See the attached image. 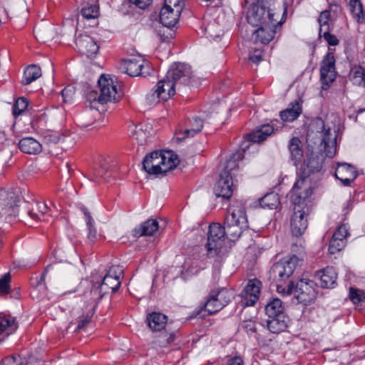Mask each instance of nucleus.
<instances>
[{
	"instance_id": "1",
	"label": "nucleus",
	"mask_w": 365,
	"mask_h": 365,
	"mask_svg": "<svg viewBox=\"0 0 365 365\" xmlns=\"http://www.w3.org/2000/svg\"><path fill=\"white\" fill-rule=\"evenodd\" d=\"M299 259L293 255L287 260H280L274 263L269 271V278L276 284L277 290L284 295L291 294L294 288V282L289 281L293 274Z\"/></svg>"
},
{
	"instance_id": "2",
	"label": "nucleus",
	"mask_w": 365,
	"mask_h": 365,
	"mask_svg": "<svg viewBox=\"0 0 365 365\" xmlns=\"http://www.w3.org/2000/svg\"><path fill=\"white\" fill-rule=\"evenodd\" d=\"M178 163L179 160L173 152L154 151L144 158L143 168L150 175H158L173 170Z\"/></svg>"
},
{
	"instance_id": "3",
	"label": "nucleus",
	"mask_w": 365,
	"mask_h": 365,
	"mask_svg": "<svg viewBox=\"0 0 365 365\" xmlns=\"http://www.w3.org/2000/svg\"><path fill=\"white\" fill-rule=\"evenodd\" d=\"M272 0H245L249 6L247 12V20L253 27H259L267 24L272 19H277V14L272 12L268 7Z\"/></svg>"
},
{
	"instance_id": "4",
	"label": "nucleus",
	"mask_w": 365,
	"mask_h": 365,
	"mask_svg": "<svg viewBox=\"0 0 365 365\" xmlns=\"http://www.w3.org/2000/svg\"><path fill=\"white\" fill-rule=\"evenodd\" d=\"M167 80L172 81L168 84L169 92L163 93V98H170L175 94V90L189 84L192 78L191 67L185 63H174L171 65L165 76Z\"/></svg>"
},
{
	"instance_id": "5",
	"label": "nucleus",
	"mask_w": 365,
	"mask_h": 365,
	"mask_svg": "<svg viewBox=\"0 0 365 365\" xmlns=\"http://www.w3.org/2000/svg\"><path fill=\"white\" fill-rule=\"evenodd\" d=\"M309 131L319 133L322 138V145L324 147L325 155L332 158L336 152L337 131H331L329 127L327 128L324 121L321 118L312 120L309 126Z\"/></svg>"
},
{
	"instance_id": "6",
	"label": "nucleus",
	"mask_w": 365,
	"mask_h": 365,
	"mask_svg": "<svg viewBox=\"0 0 365 365\" xmlns=\"http://www.w3.org/2000/svg\"><path fill=\"white\" fill-rule=\"evenodd\" d=\"M225 231L219 223H212L209 227L206 244L207 256L221 258L225 254Z\"/></svg>"
},
{
	"instance_id": "7",
	"label": "nucleus",
	"mask_w": 365,
	"mask_h": 365,
	"mask_svg": "<svg viewBox=\"0 0 365 365\" xmlns=\"http://www.w3.org/2000/svg\"><path fill=\"white\" fill-rule=\"evenodd\" d=\"M232 298V292L225 288H222L219 290H213L207 297L206 302L197 312V314H200L202 311L207 312L208 314H215L227 306Z\"/></svg>"
},
{
	"instance_id": "8",
	"label": "nucleus",
	"mask_w": 365,
	"mask_h": 365,
	"mask_svg": "<svg viewBox=\"0 0 365 365\" xmlns=\"http://www.w3.org/2000/svg\"><path fill=\"white\" fill-rule=\"evenodd\" d=\"M312 195V188L309 179L302 176L294 183L291 191V201L294 207L305 205L312 207L310 197Z\"/></svg>"
},
{
	"instance_id": "9",
	"label": "nucleus",
	"mask_w": 365,
	"mask_h": 365,
	"mask_svg": "<svg viewBox=\"0 0 365 365\" xmlns=\"http://www.w3.org/2000/svg\"><path fill=\"white\" fill-rule=\"evenodd\" d=\"M184 6L183 0H165L160 12V23L166 27L174 26Z\"/></svg>"
},
{
	"instance_id": "10",
	"label": "nucleus",
	"mask_w": 365,
	"mask_h": 365,
	"mask_svg": "<svg viewBox=\"0 0 365 365\" xmlns=\"http://www.w3.org/2000/svg\"><path fill=\"white\" fill-rule=\"evenodd\" d=\"M299 303L310 304L317 298L316 284L308 279H302L294 283L292 292Z\"/></svg>"
},
{
	"instance_id": "11",
	"label": "nucleus",
	"mask_w": 365,
	"mask_h": 365,
	"mask_svg": "<svg viewBox=\"0 0 365 365\" xmlns=\"http://www.w3.org/2000/svg\"><path fill=\"white\" fill-rule=\"evenodd\" d=\"M280 14H277V19H272L267 25H262L252 32V39L255 43L262 44L269 43L274 36L280 31L282 24Z\"/></svg>"
},
{
	"instance_id": "12",
	"label": "nucleus",
	"mask_w": 365,
	"mask_h": 365,
	"mask_svg": "<svg viewBox=\"0 0 365 365\" xmlns=\"http://www.w3.org/2000/svg\"><path fill=\"white\" fill-rule=\"evenodd\" d=\"M98 83L100 88L98 96L100 103L115 102L120 99L121 93L118 90L117 85L110 77L102 75Z\"/></svg>"
},
{
	"instance_id": "13",
	"label": "nucleus",
	"mask_w": 365,
	"mask_h": 365,
	"mask_svg": "<svg viewBox=\"0 0 365 365\" xmlns=\"http://www.w3.org/2000/svg\"><path fill=\"white\" fill-rule=\"evenodd\" d=\"M311 211L310 206L297 205L294 207V213L291 217L290 227L293 235L299 237L302 235L307 228V216Z\"/></svg>"
},
{
	"instance_id": "14",
	"label": "nucleus",
	"mask_w": 365,
	"mask_h": 365,
	"mask_svg": "<svg viewBox=\"0 0 365 365\" xmlns=\"http://www.w3.org/2000/svg\"><path fill=\"white\" fill-rule=\"evenodd\" d=\"M19 196L13 190L0 188V217L16 215Z\"/></svg>"
},
{
	"instance_id": "15",
	"label": "nucleus",
	"mask_w": 365,
	"mask_h": 365,
	"mask_svg": "<svg viewBox=\"0 0 365 365\" xmlns=\"http://www.w3.org/2000/svg\"><path fill=\"white\" fill-rule=\"evenodd\" d=\"M203 128V120L198 117L187 119L182 127H180L175 133V140L182 142L186 138H192L200 133Z\"/></svg>"
},
{
	"instance_id": "16",
	"label": "nucleus",
	"mask_w": 365,
	"mask_h": 365,
	"mask_svg": "<svg viewBox=\"0 0 365 365\" xmlns=\"http://www.w3.org/2000/svg\"><path fill=\"white\" fill-rule=\"evenodd\" d=\"M321 81L324 86H329L336 78L335 58L334 50L329 48V51L322 62L320 69Z\"/></svg>"
},
{
	"instance_id": "17",
	"label": "nucleus",
	"mask_w": 365,
	"mask_h": 365,
	"mask_svg": "<svg viewBox=\"0 0 365 365\" xmlns=\"http://www.w3.org/2000/svg\"><path fill=\"white\" fill-rule=\"evenodd\" d=\"M123 274V269L120 267H113L110 268L108 274L103 277L101 284L99 285L100 292L102 294L116 292L121 284L120 278Z\"/></svg>"
},
{
	"instance_id": "18",
	"label": "nucleus",
	"mask_w": 365,
	"mask_h": 365,
	"mask_svg": "<svg viewBox=\"0 0 365 365\" xmlns=\"http://www.w3.org/2000/svg\"><path fill=\"white\" fill-rule=\"evenodd\" d=\"M322 168V158L318 155L312 153L307 155L306 160L299 168V176L309 179L312 174L319 173Z\"/></svg>"
},
{
	"instance_id": "19",
	"label": "nucleus",
	"mask_w": 365,
	"mask_h": 365,
	"mask_svg": "<svg viewBox=\"0 0 365 365\" xmlns=\"http://www.w3.org/2000/svg\"><path fill=\"white\" fill-rule=\"evenodd\" d=\"M119 69L130 76H145L148 73V71H144L143 61L137 58L122 60L120 63Z\"/></svg>"
},
{
	"instance_id": "20",
	"label": "nucleus",
	"mask_w": 365,
	"mask_h": 365,
	"mask_svg": "<svg viewBox=\"0 0 365 365\" xmlns=\"http://www.w3.org/2000/svg\"><path fill=\"white\" fill-rule=\"evenodd\" d=\"M262 283L257 279H250L242 292V303L245 306H253L259 299Z\"/></svg>"
},
{
	"instance_id": "21",
	"label": "nucleus",
	"mask_w": 365,
	"mask_h": 365,
	"mask_svg": "<svg viewBox=\"0 0 365 365\" xmlns=\"http://www.w3.org/2000/svg\"><path fill=\"white\" fill-rule=\"evenodd\" d=\"M76 45L78 51L87 57L96 55L99 50V46L97 43L88 35L78 36L76 39Z\"/></svg>"
},
{
	"instance_id": "22",
	"label": "nucleus",
	"mask_w": 365,
	"mask_h": 365,
	"mask_svg": "<svg viewBox=\"0 0 365 365\" xmlns=\"http://www.w3.org/2000/svg\"><path fill=\"white\" fill-rule=\"evenodd\" d=\"M214 192L217 197L229 199L233 193L232 176L220 174L214 187Z\"/></svg>"
},
{
	"instance_id": "23",
	"label": "nucleus",
	"mask_w": 365,
	"mask_h": 365,
	"mask_svg": "<svg viewBox=\"0 0 365 365\" xmlns=\"http://www.w3.org/2000/svg\"><path fill=\"white\" fill-rule=\"evenodd\" d=\"M172 81L167 80L165 77L163 79L160 81L155 87L147 95L146 99L150 104H155L160 101H167L169 98H163V93L168 94L169 92L168 84H171Z\"/></svg>"
},
{
	"instance_id": "24",
	"label": "nucleus",
	"mask_w": 365,
	"mask_h": 365,
	"mask_svg": "<svg viewBox=\"0 0 365 365\" xmlns=\"http://www.w3.org/2000/svg\"><path fill=\"white\" fill-rule=\"evenodd\" d=\"M356 168L347 163H340L335 170V177L339 180L344 185H349L356 178Z\"/></svg>"
},
{
	"instance_id": "25",
	"label": "nucleus",
	"mask_w": 365,
	"mask_h": 365,
	"mask_svg": "<svg viewBox=\"0 0 365 365\" xmlns=\"http://www.w3.org/2000/svg\"><path fill=\"white\" fill-rule=\"evenodd\" d=\"M18 323L15 317L0 313V341H4L9 335L16 331Z\"/></svg>"
},
{
	"instance_id": "26",
	"label": "nucleus",
	"mask_w": 365,
	"mask_h": 365,
	"mask_svg": "<svg viewBox=\"0 0 365 365\" xmlns=\"http://www.w3.org/2000/svg\"><path fill=\"white\" fill-rule=\"evenodd\" d=\"M227 223H237L240 226L248 227L247 219L245 207L240 204L232 205L230 213L226 216Z\"/></svg>"
},
{
	"instance_id": "27",
	"label": "nucleus",
	"mask_w": 365,
	"mask_h": 365,
	"mask_svg": "<svg viewBox=\"0 0 365 365\" xmlns=\"http://www.w3.org/2000/svg\"><path fill=\"white\" fill-rule=\"evenodd\" d=\"M316 277L319 278V284L323 288H333L336 284L337 273L333 267H327L319 271Z\"/></svg>"
},
{
	"instance_id": "28",
	"label": "nucleus",
	"mask_w": 365,
	"mask_h": 365,
	"mask_svg": "<svg viewBox=\"0 0 365 365\" xmlns=\"http://www.w3.org/2000/svg\"><path fill=\"white\" fill-rule=\"evenodd\" d=\"M288 149L291 160L296 167H298L304 157L302 142L299 138L293 137L289 142Z\"/></svg>"
},
{
	"instance_id": "29",
	"label": "nucleus",
	"mask_w": 365,
	"mask_h": 365,
	"mask_svg": "<svg viewBox=\"0 0 365 365\" xmlns=\"http://www.w3.org/2000/svg\"><path fill=\"white\" fill-rule=\"evenodd\" d=\"M274 131L273 127L269 124H264L257 127L252 132L246 135V139L252 143H262L267 139Z\"/></svg>"
},
{
	"instance_id": "30",
	"label": "nucleus",
	"mask_w": 365,
	"mask_h": 365,
	"mask_svg": "<svg viewBox=\"0 0 365 365\" xmlns=\"http://www.w3.org/2000/svg\"><path fill=\"white\" fill-rule=\"evenodd\" d=\"M159 225L156 220L149 219L141 223L133 230V235L135 237L142 236H152L158 230Z\"/></svg>"
},
{
	"instance_id": "31",
	"label": "nucleus",
	"mask_w": 365,
	"mask_h": 365,
	"mask_svg": "<svg viewBox=\"0 0 365 365\" xmlns=\"http://www.w3.org/2000/svg\"><path fill=\"white\" fill-rule=\"evenodd\" d=\"M148 325L154 331H159L165 327L168 317L160 312H152L147 316Z\"/></svg>"
},
{
	"instance_id": "32",
	"label": "nucleus",
	"mask_w": 365,
	"mask_h": 365,
	"mask_svg": "<svg viewBox=\"0 0 365 365\" xmlns=\"http://www.w3.org/2000/svg\"><path fill=\"white\" fill-rule=\"evenodd\" d=\"M288 318L286 315H278L276 317H268L267 327L270 332L279 334L287 327Z\"/></svg>"
},
{
	"instance_id": "33",
	"label": "nucleus",
	"mask_w": 365,
	"mask_h": 365,
	"mask_svg": "<svg viewBox=\"0 0 365 365\" xmlns=\"http://www.w3.org/2000/svg\"><path fill=\"white\" fill-rule=\"evenodd\" d=\"M19 149L24 153L36 155L39 153L42 147L39 142L33 138H24L19 142Z\"/></svg>"
},
{
	"instance_id": "34",
	"label": "nucleus",
	"mask_w": 365,
	"mask_h": 365,
	"mask_svg": "<svg viewBox=\"0 0 365 365\" xmlns=\"http://www.w3.org/2000/svg\"><path fill=\"white\" fill-rule=\"evenodd\" d=\"M48 209L46 203L36 201L29 204L26 207L28 215L35 220H40L41 217L46 213Z\"/></svg>"
},
{
	"instance_id": "35",
	"label": "nucleus",
	"mask_w": 365,
	"mask_h": 365,
	"mask_svg": "<svg viewBox=\"0 0 365 365\" xmlns=\"http://www.w3.org/2000/svg\"><path fill=\"white\" fill-rule=\"evenodd\" d=\"M302 113V106L299 102L291 103L288 108L281 111L280 117L283 121L292 122L297 119Z\"/></svg>"
},
{
	"instance_id": "36",
	"label": "nucleus",
	"mask_w": 365,
	"mask_h": 365,
	"mask_svg": "<svg viewBox=\"0 0 365 365\" xmlns=\"http://www.w3.org/2000/svg\"><path fill=\"white\" fill-rule=\"evenodd\" d=\"M246 148H248V146L242 148V149H243L242 152L240 150L236 152L228 160H227L224 169L220 174L230 175V176H232V172L238 168V161L241 160L244 158L243 153Z\"/></svg>"
},
{
	"instance_id": "37",
	"label": "nucleus",
	"mask_w": 365,
	"mask_h": 365,
	"mask_svg": "<svg viewBox=\"0 0 365 365\" xmlns=\"http://www.w3.org/2000/svg\"><path fill=\"white\" fill-rule=\"evenodd\" d=\"M282 302L278 298L269 301L265 307V312L268 317H276L278 315H285Z\"/></svg>"
},
{
	"instance_id": "38",
	"label": "nucleus",
	"mask_w": 365,
	"mask_h": 365,
	"mask_svg": "<svg viewBox=\"0 0 365 365\" xmlns=\"http://www.w3.org/2000/svg\"><path fill=\"white\" fill-rule=\"evenodd\" d=\"M225 226L223 228L225 231V237L232 241L237 239L242 233L244 229L247 228V226H240L237 223H227V220H225Z\"/></svg>"
},
{
	"instance_id": "39",
	"label": "nucleus",
	"mask_w": 365,
	"mask_h": 365,
	"mask_svg": "<svg viewBox=\"0 0 365 365\" xmlns=\"http://www.w3.org/2000/svg\"><path fill=\"white\" fill-rule=\"evenodd\" d=\"M41 76V70L40 67L36 65H30L24 70L21 82L24 85H29Z\"/></svg>"
},
{
	"instance_id": "40",
	"label": "nucleus",
	"mask_w": 365,
	"mask_h": 365,
	"mask_svg": "<svg viewBox=\"0 0 365 365\" xmlns=\"http://www.w3.org/2000/svg\"><path fill=\"white\" fill-rule=\"evenodd\" d=\"M91 3H87L81 9V15L86 19H92L98 17L99 7L96 5V0H91Z\"/></svg>"
},
{
	"instance_id": "41",
	"label": "nucleus",
	"mask_w": 365,
	"mask_h": 365,
	"mask_svg": "<svg viewBox=\"0 0 365 365\" xmlns=\"http://www.w3.org/2000/svg\"><path fill=\"white\" fill-rule=\"evenodd\" d=\"M350 79L354 84L365 88V68L354 66L350 72Z\"/></svg>"
},
{
	"instance_id": "42",
	"label": "nucleus",
	"mask_w": 365,
	"mask_h": 365,
	"mask_svg": "<svg viewBox=\"0 0 365 365\" xmlns=\"http://www.w3.org/2000/svg\"><path fill=\"white\" fill-rule=\"evenodd\" d=\"M349 5L353 17L357 22H362L364 19L362 4L359 0H350Z\"/></svg>"
},
{
	"instance_id": "43",
	"label": "nucleus",
	"mask_w": 365,
	"mask_h": 365,
	"mask_svg": "<svg viewBox=\"0 0 365 365\" xmlns=\"http://www.w3.org/2000/svg\"><path fill=\"white\" fill-rule=\"evenodd\" d=\"M204 30L207 38L212 39L220 37L222 33L220 26L215 21L207 24Z\"/></svg>"
},
{
	"instance_id": "44",
	"label": "nucleus",
	"mask_w": 365,
	"mask_h": 365,
	"mask_svg": "<svg viewBox=\"0 0 365 365\" xmlns=\"http://www.w3.org/2000/svg\"><path fill=\"white\" fill-rule=\"evenodd\" d=\"M279 204V197L275 193H269L264 195L260 200V205L263 207H267L269 209H274Z\"/></svg>"
},
{
	"instance_id": "45",
	"label": "nucleus",
	"mask_w": 365,
	"mask_h": 365,
	"mask_svg": "<svg viewBox=\"0 0 365 365\" xmlns=\"http://www.w3.org/2000/svg\"><path fill=\"white\" fill-rule=\"evenodd\" d=\"M130 136L137 140L138 143L143 144L146 138V135L140 125H132L129 127Z\"/></svg>"
},
{
	"instance_id": "46",
	"label": "nucleus",
	"mask_w": 365,
	"mask_h": 365,
	"mask_svg": "<svg viewBox=\"0 0 365 365\" xmlns=\"http://www.w3.org/2000/svg\"><path fill=\"white\" fill-rule=\"evenodd\" d=\"M29 103L26 98L21 97L16 99L13 105L12 113L15 117L19 116L26 111Z\"/></svg>"
},
{
	"instance_id": "47",
	"label": "nucleus",
	"mask_w": 365,
	"mask_h": 365,
	"mask_svg": "<svg viewBox=\"0 0 365 365\" xmlns=\"http://www.w3.org/2000/svg\"><path fill=\"white\" fill-rule=\"evenodd\" d=\"M331 19V12L329 10H325L321 12L318 21L320 26L319 35L322 36L323 31L327 28L329 29V21Z\"/></svg>"
},
{
	"instance_id": "48",
	"label": "nucleus",
	"mask_w": 365,
	"mask_h": 365,
	"mask_svg": "<svg viewBox=\"0 0 365 365\" xmlns=\"http://www.w3.org/2000/svg\"><path fill=\"white\" fill-rule=\"evenodd\" d=\"M349 298L354 304H359L365 300V292L363 290L351 287Z\"/></svg>"
},
{
	"instance_id": "49",
	"label": "nucleus",
	"mask_w": 365,
	"mask_h": 365,
	"mask_svg": "<svg viewBox=\"0 0 365 365\" xmlns=\"http://www.w3.org/2000/svg\"><path fill=\"white\" fill-rule=\"evenodd\" d=\"M346 242L339 238L333 237L331 239L329 247L330 254H335L341 250L345 246Z\"/></svg>"
},
{
	"instance_id": "50",
	"label": "nucleus",
	"mask_w": 365,
	"mask_h": 365,
	"mask_svg": "<svg viewBox=\"0 0 365 365\" xmlns=\"http://www.w3.org/2000/svg\"><path fill=\"white\" fill-rule=\"evenodd\" d=\"M11 274L6 273L0 277V294H8L11 289Z\"/></svg>"
},
{
	"instance_id": "51",
	"label": "nucleus",
	"mask_w": 365,
	"mask_h": 365,
	"mask_svg": "<svg viewBox=\"0 0 365 365\" xmlns=\"http://www.w3.org/2000/svg\"><path fill=\"white\" fill-rule=\"evenodd\" d=\"M0 365H27L24 359L19 356H9L2 359Z\"/></svg>"
},
{
	"instance_id": "52",
	"label": "nucleus",
	"mask_w": 365,
	"mask_h": 365,
	"mask_svg": "<svg viewBox=\"0 0 365 365\" xmlns=\"http://www.w3.org/2000/svg\"><path fill=\"white\" fill-rule=\"evenodd\" d=\"M319 36L323 37L329 46H336L339 43V39L335 35L330 34L328 28L323 31L322 36Z\"/></svg>"
},
{
	"instance_id": "53",
	"label": "nucleus",
	"mask_w": 365,
	"mask_h": 365,
	"mask_svg": "<svg viewBox=\"0 0 365 365\" xmlns=\"http://www.w3.org/2000/svg\"><path fill=\"white\" fill-rule=\"evenodd\" d=\"M175 337V336L174 334H163L159 336L157 343L160 346H167L174 341Z\"/></svg>"
},
{
	"instance_id": "54",
	"label": "nucleus",
	"mask_w": 365,
	"mask_h": 365,
	"mask_svg": "<svg viewBox=\"0 0 365 365\" xmlns=\"http://www.w3.org/2000/svg\"><path fill=\"white\" fill-rule=\"evenodd\" d=\"M349 235L348 229L345 225H340L333 235V237L339 238L346 242V238Z\"/></svg>"
},
{
	"instance_id": "55",
	"label": "nucleus",
	"mask_w": 365,
	"mask_h": 365,
	"mask_svg": "<svg viewBox=\"0 0 365 365\" xmlns=\"http://www.w3.org/2000/svg\"><path fill=\"white\" fill-rule=\"evenodd\" d=\"M242 327L249 334H255L257 332L256 323L252 320L244 321Z\"/></svg>"
},
{
	"instance_id": "56",
	"label": "nucleus",
	"mask_w": 365,
	"mask_h": 365,
	"mask_svg": "<svg viewBox=\"0 0 365 365\" xmlns=\"http://www.w3.org/2000/svg\"><path fill=\"white\" fill-rule=\"evenodd\" d=\"M250 60L255 63H258L262 60V51L260 48H255L250 53Z\"/></svg>"
},
{
	"instance_id": "57",
	"label": "nucleus",
	"mask_w": 365,
	"mask_h": 365,
	"mask_svg": "<svg viewBox=\"0 0 365 365\" xmlns=\"http://www.w3.org/2000/svg\"><path fill=\"white\" fill-rule=\"evenodd\" d=\"M92 318V315L87 314L86 315H83L78 319V329H82L85 328L90 322Z\"/></svg>"
},
{
	"instance_id": "58",
	"label": "nucleus",
	"mask_w": 365,
	"mask_h": 365,
	"mask_svg": "<svg viewBox=\"0 0 365 365\" xmlns=\"http://www.w3.org/2000/svg\"><path fill=\"white\" fill-rule=\"evenodd\" d=\"M130 3L134 4L136 7L140 9H146L151 4L152 0H128Z\"/></svg>"
},
{
	"instance_id": "59",
	"label": "nucleus",
	"mask_w": 365,
	"mask_h": 365,
	"mask_svg": "<svg viewBox=\"0 0 365 365\" xmlns=\"http://www.w3.org/2000/svg\"><path fill=\"white\" fill-rule=\"evenodd\" d=\"M88 230V239L91 242H94L97 238V231L96 228L93 227V222L90 224H87Z\"/></svg>"
},
{
	"instance_id": "60",
	"label": "nucleus",
	"mask_w": 365,
	"mask_h": 365,
	"mask_svg": "<svg viewBox=\"0 0 365 365\" xmlns=\"http://www.w3.org/2000/svg\"><path fill=\"white\" fill-rule=\"evenodd\" d=\"M47 272L48 267L45 269L44 272L41 274L39 278H36V282H33L32 284H34V283H36V287H39L40 289H45V279Z\"/></svg>"
},
{
	"instance_id": "61",
	"label": "nucleus",
	"mask_w": 365,
	"mask_h": 365,
	"mask_svg": "<svg viewBox=\"0 0 365 365\" xmlns=\"http://www.w3.org/2000/svg\"><path fill=\"white\" fill-rule=\"evenodd\" d=\"M12 152L7 148H5L0 151V159L4 160V163L7 164L11 159Z\"/></svg>"
},
{
	"instance_id": "62",
	"label": "nucleus",
	"mask_w": 365,
	"mask_h": 365,
	"mask_svg": "<svg viewBox=\"0 0 365 365\" xmlns=\"http://www.w3.org/2000/svg\"><path fill=\"white\" fill-rule=\"evenodd\" d=\"M81 211L83 212L86 219V224H90L93 222V220L92 219V217L91 215V213L88 210V209L85 207H81Z\"/></svg>"
},
{
	"instance_id": "63",
	"label": "nucleus",
	"mask_w": 365,
	"mask_h": 365,
	"mask_svg": "<svg viewBox=\"0 0 365 365\" xmlns=\"http://www.w3.org/2000/svg\"><path fill=\"white\" fill-rule=\"evenodd\" d=\"M228 365H243V360L240 356H235L228 361Z\"/></svg>"
},
{
	"instance_id": "64",
	"label": "nucleus",
	"mask_w": 365,
	"mask_h": 365,
	"mask_svg": "<svg viewBox=\"0 0 365 365\" xmlns=\"http://www.w3.org/2000/svg\"><path fill=\"white\" fill-rule=\"evenodd\" d=\"M98 96H99V93L98 92H96L95 91H92L88 94V99L89 101H98Z\"/></svg>"
}]
</instances>
